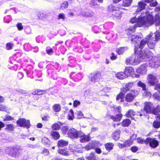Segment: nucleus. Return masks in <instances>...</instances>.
Here are the masks:
<instances>
[{
  "mask_svg": "<svg viewBox=\"0 0 160 160\" xmlns=\"http://www.w3.org/2000/svg\"><path fill=\"white\" fill-rule=\"evenodd\" d=\"M58 152L61 154L65 156H67L69 154L67 151L63 149L59 150Z\"/></svg>",
  "mask_w": 160,
  "mask_h": 160,
  "instance_id": "nucleus-31",
  "label": "nucleus"
},
{
  "mask_svg": "<svg viewBox=\"0 0 160 160\" xmlns=\"http://www.w3.org/2000/svg\"><path fill=\"white\" fill-rule=\"evenodd\" d=\"M125 72L127 77L130 76H131L134 78H138L139 77V74L134 73V69L132 67H128L126 68Z\"/></svg>",
  "mask_w": 160,
  "mask_h": 160,
  "instance_id": "nucleus-6",
  "label": "nucleus"
},
{
  "mask_svg": "<svg viewBox=\"0 0 160 160\" xmlns=\"http://www.w3.org/2000/svg\"><path fill=\"white\" fill-rule=\"evenodd\" d=\"M20 147L8 148L6 150V152L10 156L16 158L20 154Z\"/></svg>",
  "mask_w": 160,
  "mask_h": 160,
  "instance_id": "nucleus-2",
  "label": "nucleus"
},
{
  "mask_svg": "<svg viewBox=\"0 0 160 160\" xmlns=\"http://www.w3.org/2000/svg\"><path fill=\"white\" fill-rule=\"evenodd\" d=\"M131 121L128 119H125L122 122V125L123 127H127L131 123Z\"/></svg>",
  "mask_w": 160,
  "mask_h": 160,
  "instance_id": "nucleus-25",
  "label": "nucleus"
},
{
  "mask_svg": "<svg viewBox=\"0 0 160 160\" xmlns=\"http://www.w3.org/2000/svg\"><path fill=\"white\" fill-rule=\"evenodd\" d=\"M79 137L81 138L80 141L82 142H88L90 139L89 135H85L82 132L80 133Z\"/></svg>",
  "mask_w": 160,
  "mask_h": 160,
  "instance_id": "nucleus-12",
  "label": "nucleus"
},
{
  "mask_svg": "<svg viewBox=\"0 0 160 160\" xmlns=\"http://www.w3.org/2000/svg\"><path fill=\"white\" fill-rule=\"evenodd\" d=\"M81 131H78L74 128L69 129L67 133L68 137L72 138H77L79 137Z\"/></svg>",
  "mask_w": 160,
  "mask_h": 160,
  "instance_id": "nucleus-3",
  "label": "nucleus"
},
{
  "mask_svg": "<svg viewBox=\"0 0 160 160\" xmlns=\"http://www.w3.org/2000/svg\"><path fill=\"white\" fill-rule=\"evenodd\" d=\"M126 115L127 117L131 118L133 119H134L135 118H133L134 116H137L138 114H136V112L134 110L130 109L126 113Z\"/></svg>",
  "mask_w": 160,
  "mask_h": 160,
  "instance_id": "nucleus-15",
  "label": "nucleus"
},
{
  "mask_svg": "<svg viewBox=\"0 0 160 160\" xmlns=\"http://www.w3.org/2000/svg\"><path fill=\"white\" fill-rule=\"evenodd\" d=\"M144 110L146 113H152L154 109L153 103L150 102H145L144 103Z\"/></svg>",
  "mask_w": 160,
  "mask_h": 160,
  "instance_id": "nucleus-4",
  "label": "nucleus"
},
{
  "mask_svg": "<svg viewBox=\"0 0 160 160\" xmlns=\"http://www.w3.org/2000/svg\"><path fill=\"white\" fill-rule=\"evenodd\" d=\"M17 123L20 127H26L27 128L30 126L29 121L24 118H20L17 121Z\"/></svg>",
  "mask_w": 160,
  "mask_h": 160,
  "instance_id": "nucleus-7",
  "label": "nucleus"
},
{
  "mask_svg": "<svg viewBox=\"0 0 160 160\" xmlns=\"http://www.w3.org/2000/svg\"><path fill=\"white\" fill-rule=\"evenodd\" d=\"M160 112V106H158L157 107L155 108H154V110L152 112V113L155 115L157 114Z\"/></svg>",
  "mask_w": 160,
  "mask_h": 160,
  "instance_id": "nucleus-40",
  "label": "nucleus"
},
{
  "mask_svg": "<svg viewBox=\"0 0 160 160\" xmlns=\"http://www.w3.org/2000/svg\"><path fill=\"white\" fill-rule=\"evenodd\" d=\"M137 85L138 86L142 87L143 90H146L145 88L146 85L145 83H143L142 81H139L137 83Z\"/></svg>",
  "mask_w": 160,
  "mask_h": 160,
  "instance_id": "nucleus-33",
  "label": "nucleus"
},
{
  "mask_svg": "<svg viewBox=\"0 0 160 160\" xmlns=\"http://www.w3.org/2000/svg\"><path fill=\"white\" fill-rule=\"evenodd\" d=\"M131 149L132 152H135L138 151V148L136 147H132L131 148Z\"/></svg>",
  "mask_w": 160,
  "mask_h": 160,
  "instance_id": "nucleus-62",
  "label": "nucleus"
},
{
  "mask_svg": "<svg viewBox=\"0 0 160 160\" xmlns=\"http://www.w3.org/2000/svg\"><path fill=\"white\" fill-rule=\"evenodd\" d=\"M160 112V106H158L157 107L155 108H154V110L152 112V113L155 115L157 114Z\"/></svg>",
  "mask_w": 160,
  "mask_h": 160,
  "instance_id": "nucleus-38",
  "label": "nucleus"
},
{
  "mask_svg": "<svg viewBox=\"0 0 160 160\" xmlns=\"http://www.w3.org/2000/svg\"><path fill=\"white\" fill-rule=\"evenodd\" d=\"M6 129L9 131H13L14 130V127L12 124H8L7 125Z\"/></svg>",
  "mask_w": 160,
  "mask_h": 160,
  "instance_id": "nucleus-35",
  "label": "nucleus"
},
{
  "mask_svg": "<svg viewBox=\"0 0 160 160\" xmlns=\"http://www.w3.org/2000/svg\"><path fill=\"white\" fill-rule=\"evenodd\" d=\"M146 142H147V143H149L150 146L152 148L157 147L159 144L158 141L154 138H148L146 140Z\"/></svg>",
  "mask_w": 160,
  "mask_h": 160,
  "instance_id": "nucleus-10",
  "label": "nucleus"
},
{
  "mask_svg": "<svg viewBox=\"0 0 160 160\" xmlns=\"http://www.w3.org/2000/svg\"><path fill=\"white\" fill-rule=\"evenodd\" d=\"M112 56L111 57V59L112 60H114L117 59V57L116 56H115L114 53H112L111 54Z\"/></svg>",
  "mask_w": 160,
  "mask_h": 160,
  "instance_id": "nucleus-63",
  "label": "nucleus"
},
{
  "mask_svg": "<svg viewBox=\"0 0 160 160\" xmlns=\"http://www.w3.org/2000/svg\"><path fill=\"white\" fill-rule=\"evenodd\" d=\"M149 65L152 68H158L160 65V58H154L150 61Z\"/></svg>",
  "mask_w": 160,
  "mask_h": 160,
  "instance_id": "nucleus-5",
  "label": "nucleus"
},
{
  "mask_svg": "<svg viewBox=\"0 0 160 160\" xmlns=\"http://www.w3.org/2000/svg\"><path fill=\"white\" fill-rule=\"evenodd\" d=\"M140 38H139L138 37H137L135 35L131 36V40L132 41H134L135 42H136L137 43V41H140Z\"/></svg>",
  "mask_w": 160,
  "mask_h": 160,
  "instance_id": "nucleus-34",
  "label": "nucleus"
},
{
  "mask_svg": "<svg viewBox=\"0 0 160 160\" xmlns=\"http://www.w3.org/2000/svg\"><path fill=\"white\" fill-rule=\"evenodd\" d=\"M52 128L53 129L58 130L60 129V126L57 124L54 123L52 125Z\"/></svg>",
  "mask_w": 160,
  "mask_h": 160,
  "instance_id": "nucleus-42",
  "label": "nucleus"
},
{
  "mask_svg": "<svg viewBox=\"0 0 160 160\" xmlns=\"http://www.w3.org/2000/svg\"><path fill=\"white\" fill-rule=\"evenodd\" d=\"M100 75L99 74L95 75L92 78L91 80L92 81H95V80H98L99 78Z\"/></svg>",
  "mask_w": 160,
  "mask_h": 160,
  "instance_id": "nucleus-44",
  "label": "nucleus"
},
{
  "mask_svg": "<svg viewBox=\"0 0 160 160\" xmlns=\"http://www.w3.org/2000/svg\"><path fill=\"white\" fill-rule=\"evenodd\" d=\"M147 80L149 84L152 86L155 85L158 82L156 77L152 74L148 75Z\"/></svg>",
  "mask_w": 160,
  "mask_h": 160,
  "instance_id": "nucleus-8",
  "label": "nucleus"
},
{
  "mask_svg": "<svg viewBox=\"0 0 160 160\" xmlns=\"http://www.w3.org/2000/svg\"><path fill=\"white\" fill-rule=\"evenodd\" d=\"M146 42V41L144 40H143L140 42V44L139 46V48L140 49H141L142 48H143V47L145 45Z\"/></svg>",
  "mask_w": 160,
  "mask_h": 160,
  "instance_id": "nucleus-46",
  "label": "nucleus"
},
{
  "mask_svg": "<svg viewBox=\"0 0 160 160\" xmlns=\"http://www.w3.org/2000/svg\"><path fill=\"white\" fill-rule=\"evenodd\" d=\"M132 0H122L121 6L124 7H128L130 6L132 3Z\"/></svg>",
  "mask_w": 160,
  "mask_h": 160,
  "instance_id": "nucleus-17",
  "label": "nucleus"
},
{
  "mask_svg": "<svg viewBox=\"0 0 160 160\" xmlns=\"http://www.w3.org/2000/svg\"><path fill=\"white\" fill-rule=\"evenodd\" d=\"M153 126L155 128H158L160 126V122L158 121H155L153 123Z\"/></svg>",
  "mask_w": 160,
  "mask_h": 160,
  "instance_id": "nucleus-47",
  "label": "nucleus"
},
{
  "mask_svg": "<svg viewBox=\"0 0 160 160\" xmlns=\"http://www.w3.org/2000/svg\"><path fill=\"white\" fill-rule=\"evenodd\" d=\"M74 118V112L72 109H70L69 113L68 115V118L69 120H72Z\"/></svg>",
  "mask_w": 160,
  "mask_h": 160,
  "instance_id": "nucleus-30",
  "label": "nucleus"
},
{
  "mask_svg": "<svg viewBox=\"0 0 160 160\" xmlns=\"http://www.w3.org/2000/svg\"><path fill=\"white\" fill-rule=\"evenodd\" d=\"M134 98V96L131 93L127 94L125 97V100L128 102L132 101Z\"/></svg>",
  "mask_w": 160,
  "mask_h": 160,
  "instance_id": "nucleus-20",
  "label": "nucleus"
},
{
  "mask_svg": "<svg viewBox=\"0 0 160 160\" xmlns=\"http://www.w3.org/2000/svg\"><path fill=\"white\" fill-rule=\"evenodd\" d=\"M17 27L19 30H21L23 29V26L21 23H18L17 24Z\"/></svg>",
  "mask_w": 160,
  "mask_h": 160,
  "instance_id": "nucleus-59",
  "label": "nucleus"
},
{
  "mask_svg": "<svg viewBox=\"0 0 160 160\" xmlns=\"http://www.w3.org/2000/svg\"><path fill=\"white\" fill-rule=\"evenodd\" d=\"M42 153L44 155H47L49 154V152L47 149H44L42 151Z\"/></svg>",
  "mask_w": 160,
  "mask_h": 160,
  "instance_id": "nucleus-61",
  "label": "nucleus"
},
{
  "mask_svg": "<svg viewBox=\"0 0 160 160\" xmlns=\"http://www.w3.org/2000/svg\"><path fill=\"white\" fill-rule=\"evenodd\" d=\"M62 130L64 133L67 134L69 130L68 127L66 126H64L63 127L62 129Z\"/></svg>",
  "mask_w": 160,
  "mask_h": 160,
  "instance_id": "nucleus-48",
  "label": "nucleus"
},
{
  "mask_svg": "<svg viewBox=\"0 0 160 160\" xmlns=\"http://www.w3.org/2000/svg\"><path fill=\"white\" fill-rule=\"evenodd\" d=\"M147 65H143L137 69L136 72L138 73L145 74L147 72Z\"/></svg>",
  "mask_w": 160,
  "mask_h": 160,
  "instance_id": "nucleus-13",
  "label": "nucleus"
},
{
  "mask_svg": "<svg viewBox=\"0 0 160 160\" xmlns=\"http://www.w3.org/2000/svg\"><path fill=\"white\" fill-rule=\"evenodd\" d=\"M116 76L119 79H123L127 77L125 72H120L117 73L116 74Z\"/></svg>",
  "mask_w": 160,
  "mask_h": 160,
  "instance_id": "nucleus-16",
  "label": "nucleus"
},
{
  "mask_svg": "<svg viewBox=\"0 0 160 160\" xmlns=\"http://www.w3.org/2000/svg\"><path fill=\"white\" fill-rule=\"evenodd\" d=\"M150 56V52H149V50L148 49L146 50H142L138 53V57H139L140 59H145L149 57Z\"/></svg>",
  "mask_w": 160,
  "mask_h": 160,
  "instance_id": "nucleus-9",
  "label": "nucleus"
},
{
  "mask_svg": "<svg viewBox=\"0 0 160 160\" xmlns=\"http://www.w3.org/2000/svg\"><path fill=\"white\" fill-rule=\"evenodd\" d=\"M140 61L141 59L138 60L137 59H134L132 57H129L127 59L126 62L128 63L133 64L135 62H139Z\"/></svg>",
  "mask_w": 160,
  "mask_h": 160,
  "instance_id": "nucleus-18",
  "label": "nucleus"
},
{
  "mask_svg": "<svg viewBox=\"0 0 160 160\" xmlns=\"http://www.w3.org/2000/svg\"><path fill=\"white\" fill-rule=\"evenodd\" d=\"M154 22L152 15L148 12L142 13L140 17L138 19L135 17L132 18L130 20L132 23L136 22L137 25L139 27L143 25L150 26L153 24Z\"/></svg>",
  "mask_w": 160,
  "mask_h": 160,
  "instance_id": "nucleus-1",
  "label": "nucleus"
},
{
  "mask_svg": "<svg viewBox=\"0 0 160 160\" xmlns=\"http://www.w3.org/2000/svg\"><path fill=\"white\" fill-rule=\"evenodd\" d=\"M44 93V91H41L39 90H37L35 91L34 92H33L34 94H38V95H41Z\"/></svg>",
  "mask_w": 160,
  "mask_h": 160,
  "instance_id": "nucleus-49",
  "label": "nucleus"
},
{
  "mask_svg": "<svg viewBox=\"0 0 160 160\" xmlns=\"http://www.w3.org/2000/svg\"><path fill=\"white\" fill-rule=\"evenodd\" d=\"M14 120L13 118L9 116H7L6 118L4 119V121L8 120Z\"/></svg>",
  "mask_w": 160,
  "mask_h": 160,
  "instance_id": "nucleus-55",
  "label": "nucleus"
},
{
  "mask_svg": "<svg viewBox=\"0 0 160 160\" xmlns=\"http://www.w3.org/2000/svg\"><path fill=\"white\" fill-rule=\"evenodd\" d=\"M160 112V106H158L157 107L155 108H154V110L152 112V113L155 115L157 114Z\"/></svg>",
  "mask_w": 160,
  "mask_h": 160,
  "instance_id": "nucleus-41",
  "label": "nucleus"
},
{
  "mask_svg": "<svg viewBox=\"0 0 160 160\" xmlns=\"http://www.w3.org/2000/svg\"><path fill=\"white\" fill-rule=\"evenodd\" d=\"M65 15L63 13H61L59 14L58 18L59 19H61L64 20L65 18Z\"/></svg>",
  "mask_w": 160,
  "mask_h": 160,
  "instance_id": "nucleus-56",
  "label": "nucleus"
},
{
  "mask_svg": "<svg viewBox=\"0 0 160 160\" xmlns=\"http://www.w3.org/2000/svg\"><path fill=\"white\" fill-rule=\"evenodd\" d=\"M123 97V94L122 92H121L117 95L116 98V100L120 102H122L124 100Z\"/></svg>",
  "mask_w": 160,
  "mask_h": 160,
  "instance_id": "nucleus-29",
  "label": "nucleus"
},
{
  "mask_svg": "<svg viewBox=\"0 0 160 160\" xmlns=\"http://www.w3.org/2000/svg\"><path fill=\"white\" fill-rule=\"evenodd\" d=\"M51 135L55 139H58L60 135L58 132L57 131H53L51 132Z\"/></svg>",
  "mask_w": 160,
  "mask_h": 160,
  "instance_id": "nucleus-24",
  "label": "nucleus"
},
{
  "mask_svg": "<svg viewBox=\"0 0 160 160\" xmlns=\"http://www.w3.org/2000/svg\"><path fill=\"white\" fill-rule=\"evenodd\" d=\"M159 92H156L153 95V97L155 99L160 101V91Z\"/></svg>",
  "mask_w": 160,
  "mask_h": 160,
  "instance_id": "nucleus-32",
  "label": "nucleus"
},
{
  "mask_svg": "<svg viewBox=\"0 0 160 160\" xmlns=\"http://www.w3.org/2000/svg\"><path fill=\"white\" fill-rule=\"evenodd\" d=\"M94 146L92 144L89 143V144L86 146L84 147V148L87 150H90L92 148H93Z\"/></svg>",
  "mask_w": 160,
  "mask_h": 160,
  "instance_id": "nucleus-43",
  "label": "nucleus"
},
{
  "mask_svg": "<svg viewBox=\"0 0 160 160\" xmlns=\"http://www.w3.org/2000/svg\"><path fill=\"white\" fill-rule=\"evenodd\" d=\"M128 48L127 47H121L116 49V52L119 55L122 54L124 52L127 51Z\"/></svg>",
  "mask_w": 160,
  "mask_h": 160,
  "instance_id": "nucleus-23",
  "label": "nucleus"
},
{
  "mask_svg": "<svg viewBox=\"0 0 160 160\" xmlns=\"http://www.w3.org/2000/svg\"><path fill=\"white\" fill-rule=\"evenodd\" d=\"M137 141L138 143H142L143 142H145V143L147 144V142H146V140L141 139V138H138L137 139Z\"/></svg>",
  "mask_w": 160,
  "mask_h": 160,
  "instance_id": "nucleus-53",
  "label": "nucleus"
},
{
  "mask_svg": "<svg viewBox=\"0 0 160 160\" xmlns=\"http://www.w3.org/2000/svg\"><path fill=\"white\" fill-rule=\"evenodd\" d=\"M152 34H150L146 37V39L147 40V44L148 47L150 48H154L155 45V43L153 42L155 41L154 38H151Z\"/></svg>",
  "mask_w": 160,
  "mask_h": 160,
  "instance_id": "nucleus-11",
  "label": "nucleus"
},
{
  "mask_svg": "<svg viewBox=\"0 0 160 160\" xmlns=\"http://www.w3.org/2000/svg\"><path fill=\"white\" fill-rule=\"evenodd\" d=\"M48 139L45 137L43 138L42 140V142L44 143H48Z\"/></svg>",
  "mask_w": 160,
  "mask_h": 160,
  "instance_id": "nucleus-58",
  "label": "nucleus"
},
{
  "mask_svg": "<svg viewBox=\"0 0 160 160\" xmlns=\"http://www.w3.org/2000/svg\"><path fill=\"white\" fill-rule=\"evenodd\" d=\"M160 112V106H158L157 107L155 108H154V110L152 112V113L155 115L157 114Z\"/></svg>",
  "mask_w": 160,
  "mask_h": 160,
  "instance_id": "nucleus-39",
  "label": "nucleus"
},
{
  "mask_svg": "<svg viewBox=\"0 0 160 160\" xmlns=\"http://www.w3.org/2000/svg\"><path fill=\"white\" fill-rule=\"evenodd\" d=\"M88 160H96L93 153H91L90 156L87 158Z\"/></svg>",
  "mask_w": 160,
  "mask_h": 160,
  "instance_id": "nucleus-45",
  "label": "nucleus"
},
{
  "mask_svg": "<svg viewBox=\"0 0 160 160\" xmlns=\"http://www.w3.org/2000/svg\"><path fill=\"white\" fill-rule=\"evenodd\" d=\"M114 144L112 143H107L105 144V147L106 150L110 151L112 149L114 146Z\"/></svg>",
  "mask_w": 160,
  "mask_h": 160,
  "instance_id": "nucleus-21",
  "label": "nucleus"
},
{
  "mask_svg": "<svg viewBox=\"0 0 160 160\" xmlns=\"http://www.w3.org/2000/svg\"><path fill=\"white\" fill-rule=\"evenodd\" d=\"M156 39L158 40L160 38V33L158 31L156 32L155 33Z\"/></svg>",
  "mask_w": 160,
  "mask_h": 160,
  "instance_id": "nucleus-51",
  "label": "nucleus"
},
{
  "mask_svg": "<svg viewBox=\"0 0 160 160\" xmlns=\"http://www.w3.org/2000/svg\"><path fill=\"white\" fill-rule=\"evenodd\" d=\"M12 44L11 43H8L7 44V48L8 50L11 49L12 48Z\"/></svg>",
  "mask_w": 160,
  "mask_h": 160,
  "instance_id": "nucleus-60",
  "label": "nucleus"
},
{
  "mask_svg": "<svg viewBox=\"0 0 160 160\" xmlns=\"http://www.w3.org/2000/svg\"><path fill=\"white\" fill-rule=\"evenodd\" d=\"M132 83H129L126 84L125 89L127 91H128L133 86Z\"/></svg>",
  "mask_w": 160,
  "mask_h": 160,
  "instance_id": "nucleus-36",
  "label": "nucleus"
},
{
  "mask_svg": "<svg viewBox=\"0 0 160 160\" xmlns=\"http://www.w3.org/2000/svg\"><path fill=\"white\" fill-rule=\"evenodd\" d=\"M53 110L56 112H58L61 110V106L60 104H54L52 107Z\"/></svg>",
  "mask_w": 160,
  "mask_h": 160,
  "instance_id": "nucleus-22",
  "label": "nucleus"
},
{
  "mask_svg": "<svg viewBox=\"0 0 160 160\" xmlns=\"http://www.w3.org/2000/svg\"><path fill=\"white\" fill-rule=\"evenodd\" d=\"M144 95L147 98H150L151 97L152 94L150 92L146 91L144 93Z\"/></svg>",
  "mask_w": 160,
  "mask_h": 160,
  "instance_id": "nucleus-50",
  "label": "nucleus"
},
{
  "mask_svg": "<svg viewBox=\"0 0 160 160\" xmlns=\"http://www.w3.org/2000/svg\"><path fill=\"white\" fill-rule=\"evenodd\" d=\"M95 150L96 152L98 154H100L102 152L101 149L99 148H96Z\"/></svg>",
  "mask_w": 160,
  "mask_h": 160,
  "instance_id": "nucleus-64",
  "label": "nucleus"
},
{
  "mask_svg": "<svg viewBox=\"0 0 160 160\" xmlns=\"http://www.w3.org/2000/svg\"><path fill=\"white\" fill-rule=\"evenodd\" d=\"M133 141L131 139L128 140L126 141L124 143H118L117 145L119 148L122 149L129 146L133 143Z\"/></svg>",
  "mask_w": 160,
  "mask_h": 160,
  "instance_id": "nucleus-14",
  "label": "nucleus"
},
{
  "mask_svg": "<svg viewBox=\"0 0 160 160\" xmlns=\"http://www.w3.org/2000/svg\"><path fill=\"white\" fill-rule=\"evenodd\" d=\"M155 20L157 25L160 24V18L158 15H157L155 16Z\"/></svg>",
  "mask_w": 160,
  "mask_h": 160,
  "instance_id": "nucleus-37",
  "label": "nucleus"
},
{
  "mask_svg": "<svg viewBox=\"0 0 160 160\" xmlns=\"http://www.w3.org/2000/svg\"><path fill=\"white\" fill-rule=\"evenodd\" d=\"M68 142L62 139H60L58 141V146L62 147L68 145Z\"/></svg>",
  "mask_w": 160,
  "mask_h": 160,
  "instance_id": "nucleus-19",
  "label": "nucleus"
},
{
  "mask_svg": "<svg viewBox=\"0 0 160 160\" xmlns=\"http://www.w3.org/2000/svg\"><path fill=\"white\" fill-rule=\"evenodd\" d=\"M80 102L78 101H75L73 103V106L74 107H77L78 105L80 104Z\"/></svg>",
  "mask_w": 160,
  "mask_h": 160,
  "instance_id": "nucleus-57",
  "label": "nucleus"
},
{
  "mask_svg": "<svg viewBox=\"0 0 160 160\" xmlns=\"http://www.w3.org/2000/svg\"><path fill=\"white\" fill-rule=\"evenodd\" d=\"M122 115L121 114H118L116 115V117H115L113 116H111V118L114 121H120L122 118Z\"/></svg>",
  "mask_w": 160,
  "mask_h": 160,
  "instance_id": "nucleus-27",
  "label": "nucleus"
},
{
  "mask_svg": "<svg viewBox=\"0 0 160 160\" xmlns=\"http://www.w3.org/2000/svg\"><path fill=\"white\" fill-rule=\"evenodd\" d=\"M145 8V5L143 3L139 2L138 3V8L137 10V12H139L143 9Z\"/></svg>",
  "mask_w": 160,
  "mask_h": 160,
  "instance_id": "nucleus-26",
  "label": "nucleus"
},
{
  "mask_svg": "<svg viewBox=\"0 0 160 160\" xmlns=\"http://www.w3.org/2000/svg\"><path fill=\"white\" fill-rule=\"evenodd\" d=\"M120 132L119 131L114 132L112 134V138L114 140H117L120 138Z\"/></svg>",
  "mask_w": 160,
  "mask_h": 160,
  "instance_id": "nucleus-28",
  "label": "nucleus"
},
{
  "mask_svg": "<svg viewBox=\"0 0 160 160\" xmlns=\"http://www.w3.org/2000/svg\"><path fill=\"white\" fill-rule=\"evenodd\" d=\"M78 117V118H82L83 116L82 112L80 111H78L77 112Z\"/></svg>",
  "mask_w": 160,
  "mask_h": 160,
  "instance_id": "nucleus-54",
  "label": "nucleus"
},
{
  "mask_svg": "<svg viewBox=\"0 0 160 160\" xmlns=\"http://www.w3.org/2000/svg\"><path fill=\"white\" fill-rule=\"evenodd\" d=\"M68 6V3L67 2H65L62 3L61 6V7L62 8H67Z\"/></svg>",
  "mask_w": 160,
  "mask_h": 160,
  "instance_id": "nucleus-52",
  "label": "nucleus"
}]
</instances>
